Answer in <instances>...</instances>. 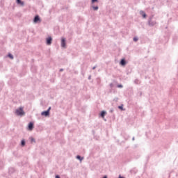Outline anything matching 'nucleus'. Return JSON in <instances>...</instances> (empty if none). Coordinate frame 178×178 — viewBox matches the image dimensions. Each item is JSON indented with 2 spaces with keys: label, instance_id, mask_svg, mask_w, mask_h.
Here are the masks:
<instances>
[{
  "label": "nucleus",
  "instance_id": "obj_10",
  "mask_svg": "<svg viewBox=\"0 0 178 178\" xmlns=\"http://www.w3.org/2000/svg\"><path fill=\"white\" fill-rule=\"evenodd\" d=\"M106 115V111H102L99 113L100 118H105Z\"/></svg>",
  "mask_w": 178,
  "mask_h": 178
},
{
  "label": "nucleus",
  "instance_id": "obj_5",
  "mask_svg": "<svg viewBox=\"0 0 178 178\" xmlns=\"http://www.w3.org/2000/svg\"><path fill=\"white\" fill-rule=\"evenodd\" d=\"M120 65L121 66H126V65H127V60H126V58H122L120 61Z\"/></svg>",
  "mask_w": 178,
  "mask_h": 178
},
{
  "label": "nucleus",
  "instance_id": "obj_25",
  "mask_svg": "<svg viewBox=\"0 0 178 178\" xmlns=\"http://www.w3.org/2000/svg\"><path fill=\"white\" fill-rule=\"evenodd\" d=\"M113 86H114L113 83H110V88H113Z\"/></svg>",
  "mask_w": 178,
  "mask_h": 178
},
{
  "label": "nucleus",
  "instance_id": "obj_8",
  "mask_svg": "<svg viewBox=\"0 0 178 178\" xmlns=\"http://www.w3.org/2000/svg\"><path fill=\"white\" fill-rule=\"evenodd\" d=\"M50 113H49V111H47V110L44 111L41 113V115L42 116H44L45 118H47V116H49Z\"/></svg>",
  "mask_w": 178,
  "mask_h": 178
},
{
  "label": "nucleus",
  "instance_id": "obj_24",
  "mask_svg": "<svg viewBox=\"0 0 178 178\" xmlns=\"http://www.w3.org/2000/svg\"><path fill=\"white\" fill-rule=\"evenodd\" d=\"M51 109V106H49V107L48 108V109L47 110V111H49V113H50Z\"/></svg>",
  "mask_w": 178,
  "mask_h": 178
},
{
  "label": "nucleus",
  "instance_id": "obj_30",
  "mask_svg": "<svg viewBox=\"0 0 178 178\" xmlns=\"http://www.w3.org/2000/svg\"><path fill=\"white\" fill-rule=\"evenodd\" d=\"M140 96L143 95V92H139Z\"/></svg>",
  "mask_w": 178,
  "mask_h": 178
},
{
  "label": "nucleus",
  "instance_id": "obj_20",
  "mask_svg": "<svg viewBox=\"0 0 178 178\" xmlns=\"http://www.w3.org/2000/svg\"><path fill=\"white\" fill-rule=\"evenodd\" d=\"M133 41H134V42H137V41H138V38L134 37V38H133Z\"/></svg>",
  "mask_w": 178,
  "mask_h": 178
},
{
  "label": "nucleus",
  "instance_id": "obj_19",
  "mask_svg": "<svg viewBox=\"0 0 178 178\" xmlns=\"http://www.w3.org/2000/svg\"><path fill=\"white\" fill-rule=\"evenodd\" d=\"M8 58H10V59H13V56L12 54L9 53V54H8Z\"/></svg>",
  "mask_w": 178,
  "mask_h": 178
},
{
  "label": "nucleus",
  "instance_id": "obj_16",
  "mask_svg": "<svg viewBox=\"0 0 178 178\" xmlns=\"http://www.w3.org/2000/svg\"><path fill=\"white\" fill-rule=\"evenodd\" d=\"M92 8L93 10H98V9H99V7H98V6H92Z\"/></svg>",
  "mask_w": 178,
  "mask_h": 178
},
{
  "label": "nucleus",
  "instance_id": "obj_12",
  "mask_svg": "<svg viewBox=\"0 0 178 178\" xmlns=\"http://www.w3.org/2000/svg\"><path fill=\"white\" fill-rule=\"evenodd\" d=\"M15 168H10L8 169V173L9 175H13V173H15Z\"/></svg>",
  "mask_w": 178,
  "mask_h": 178
},
{
  "label": "nucleus",
  "instance_id": "obj_17",
  "mask_svg": "<svg viewBox=\"0 0 178 178\" xmlns=\"http://www.w3.org/2000/svg\"><path fill=\"white\" fill-rule=\"evenodd\" d=\"M30 140H31V144H33V143H35V139L34 138L31 137V138H30Z\"/></svg>",
  "mask_w": 178,
  "mask_h": 178
},
{
  "label": "nucleus",
  "instance_id": "obj_26",
  "mask_svg": "<svg viewBox=\"0 0 178 178\" xmlns=\"http://www.w3.org/2000/svg\"><path fill=\"white\" fill-rule=\"evenodd\" d=\"M55 178H60V176L59 175H56L55 176Z\"/></svg>",
  "mask_w": 178,
  "mask_h": 178
},
{
  "label": "nucleus",
  "instance_id": "obj_15",
  "mask_svg": "<svg viewBox=\"0 0 178 178\" xmlns=\"http://www.w3.org/2000/svg\"><path fill=\"white\" fill-rule=\"evenodd\" d=\"M26 145V140L22 139L21 140V147H24Z\"/></svg>",
  "mask_w": 178,
  "mask_h": 178
},
{
  "label": "nucleus",
  "instance_id": "obj_33",
  "mask_svg": "<svg viewBox=\"0 0 178 178\" xmlns=\"http://www.w3.org/2000/svg\"><path fill=\"white\" fill-rule=\"evenodd\" d=\"M131 172L133 173V170H131Z\"/></svg>",
  "mask_w": 178,
  "mask_h": 178
},
{
  "label": "nucleus",
  "instance_id": "obj_9",
  "mask_svg": "<svg viewBox=\"0 0 178 178\" xmlns=\"http://www.w3.org/2000/svg\"><path fill=\"white\" fill-rule=\"evenodd\" d=\"M140 15L142 16L143 19H147V14L145 13V12L140 10Z\"/></svg>",
  "mask_w": 178,
  "mask_h": 178
},
{
  "label": "nucleus",
  "instance_id": "obj_11",
  "mask_svg": "<svg viewBox=\"0 0 178 178\" xmlns=\"http://www.w3.org/2000/svg\"><path fill=\"white\" fill-rule=\"evenodd\" d=\"M17 5H21V6H24V1L22 0H16Z\"/></svg>",
  "mask_w": 178,
  "mask_h": 178
},
{
  "label": "nucleus",
  "instance_id": "obj_3",
  "mask_svg": "<svg viewBox=\"0 0 178 178\" xmlns=\"http://www.w3.org/2000/svg\"><path fill=\"white\" fill-rule=\"evenodd\" d=\"M33 23H35V24H37V23H41V18L40 17V15H35V17H33Z\"/></svg>",
  "mask_w": 178,
  "mask_h": 178
},
{
  "label": "nucleus",
  "instance_id": "obj_4",
  "mask_svg": "<svg viewBox=\"0 0 178 178\" xmlns=\"http://www.w3.org/2000/svg\"><path fill=\"white\" fill-rule=\"evenodd\" d=\"M60 46L62 48H66V38H61Z\"/></svg>",
  "mask_w": 178,
  "mask_h": 178
},
{
  "label": "nucleus",
  "instance_id": "obj_22",
  "mask_svg": "<svg viewBox=\"0 0 178 178\" xmlns=\"http://www.w3.org/2000/svg\"><path fill=\"white\" fill-rule=\"evenodd\" d=\"M95 2H98V0H91V3H95Z\"/></svg>",
  "mask_w": 178,
  "mask_h": 178
},
{
  "label": "nucleus",
  "instance_id": "obj_6",
  "mask_svg": "<svg viewBox=\"0 0 178 178\" xmlns=\"http://www.w3.org/2000/svg\"><path fill=\"white\" fill-rule=\"evenodd\" d=\"M33 129H34V122H30L28 124V130H29V131H31V130H33Z\"/></svg>",
  "mask_w": 178,
  "mask_h": 178
},
{
  "label": "nucleus",
  "instance_id": "obj_18",
  "mask_svg": "<svg viewBox=\"0 0 178 178\" xmlns=\"http://www.w3.org/2000/svg\"><path fill=\"white\" fill-rule=\"evenodd\" d=\"M118 109H120V111H124V108H123V104L118 106Z\"/></svg>",
  "mask_w": 178,
  "mask_h": 178
},
{
  "label": "nucleus",
  "instance_id": "obj_1",
  "mask_svg": "<svg viewBox=\"0 0 178 178\" xmlns=\"http://www.w3.org/2000/svg\"><path fill=\"white\" fill-rule=\"evenodd\" d=\"M15 113H16V115H17V116H23L25 114L24 111L23 110V108H22V107L17 108L15 111Z\"/></svg>",
  "mask_w": 178,
  "mask_h": 178
},
{
  "label": "nucleus",
  "instance_id": "obj_14",
  "mask_svg": "<svg viewBox=\"0 0 178 178\" xmlns=\"http://www.w3.org/2000/svg\"><path fill=\"white\" fill-rule=\"evenodd\" d=\"M134 84H137V85L141 84V81H140L138 79H136L134 80Z\"/></svg>",
  "mask_w": 178,
  "mask_h": 178
},
{
  "label": "nucleus",
  "instance_id": "obj_28",
  "mask_svg": "<svg viewBox=\"0 0 178 178\" xmlns=\"http://www.w3.org/2000/svg\"><path fill=\"white\" fill-rule=\"evenodd\" d=\"M118 178H124V177H123L122 175H119Z\"/></svg>",
  "mask_w": 178,
  "mask_h": 178
},
{
  "label": "nucleus",
  "instance_id": "obj_29",
  "mask_svg": "<svg viewBox=\"0 0 178 178\" xmlns=\"http://www.w3.org/2000/svg\"><path fill=\"white\" fill-rule=\"evenodd\" d=\"M88 79V80H91V75H90Z\"/></svg>",
  "mask_w": 178,
  "mask_h": 178
},
{
  "label": "nucleus",
  "instance_id": "obj_27",
  "mask_svg": "<svg viewBox=\"0 0 178 178\" xmlns=\"http://www.w3.org/2000/svg\"><path fill=\"white\" fill-rule=\"evenodd\" d=\"M92 69V70H95V69H97V65H95Z\"/></svg>",
  "mask_w": 178,
  "mask_h": 178
},
{
  "label": "nucleus",
  "instance_id": "obj_32",
  "mask_svg": "<svg viewBox=\"0 0 178 178\" xmlns=\"http://www.w3.org/2000/svg\"><path fill=\"white\" fill-rule=\"evenodd\" d=\"M134 140H135V138L133 137V138H132V141H134Z\"/></svg>",
  "mask_w": 178,
  "mask_h": 178
},
{
  "label": "nucleus",
  "instance_id": "obj_21",
  "mask_svg": "<svg viewBox=\"0 0 178 178\" xmlns=\"http://www.w3.org/2000/svg\"><path fill=\"white\" fill-rule=\"evenodd\" d=\"M117 87H118V88H123V85L118 84V85H117Z\"/></svg>",
  "mask_w": 178,
  "mask_h": 178
},
{
  "label": "nucleus",
  "instance_id": "obj_23",
  "mask_svg": "<svg viewBox=\"0 0 178 178\" xmlns=\"http://www.w3.org/2000/svg\"><path fill=\"white\" fill-rule=\"evenodd\" d=\"M113 108H111L110 110H109V113H113Z\"/></svg>",
  "mask_w": 178,
  "mask_h": 178
},
{
  "label": "nucleus",
  "instance_id": "obj_7",
  "mask_svg": "<svg viewBox=\"0 0 178 178\" xmlns=\"http://www.w3.org/2000/svg\"><path fill=\"white\" fill-rule=\"evenodd\" d=\"M46 44L47 45H51L52 44V37L49 36L46 38Z\"/></svg>",
  "mask_w": 178,
  "mask_h": 178
},
{
  "label": "nucleus",
  "instance_id": "obj_31",
  "mask_svg": "<svg viewBox=\"0 0 178 178\" xmlns=\"http://www.w3.org/2000/svg\"><path fill=\"white\" fill-rule=\"evenodd\" d=\"M60 72H63V68L60 69Z\"/></svg>",
  "mask_w": 178,
  "mask_h": 178
},
{
  "label": "nucleus",
  "instance_id": "obj_2",
  "mask_svg": "<svg viewBox=\"0 0 178 178\" xmlns=\"http://www.w3.org/2000/svg\"><path fill=\"white\" fill-rule=\"evenodd\" d=\"M147 23L149 27H154V26L156 24V21L152 20V17H150L148 19Z\"/></svg>",
  "mask_w": 178,
  "mask_h": 178
},
{
  "label": "nucleus",
  "instance_id": "obj_13",
  "mask_svg": "<svg viewBox=\"0 0 178 178\" xmlns=\"http://www.w3.org/2000/svg\"><path fill=\"white\" fill-rule=\"evenodd\" d=\"M76 159H78V161H80V162H81V161H83V159H84V157L80 156V155H77L76 156Z\"/></svg>",
  "mask_w": 178,
  "mask_h": 178
}]
</instances>
